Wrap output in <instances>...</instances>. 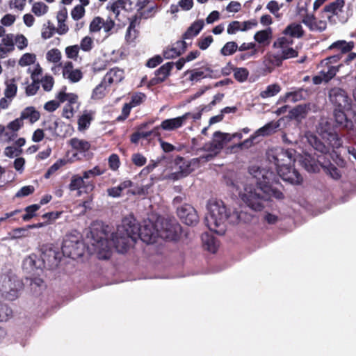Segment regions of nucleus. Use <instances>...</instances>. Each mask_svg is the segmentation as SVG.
<instances>
[{"label":"nucleus","instance_id":"1","mask_svg":"<svg viewBox=\"0 0 356 356\" xmlns=\"http://www.w3.org/2000/svg\"><path fill=\"white\" fill-rule=\"evenodd\" d=\"M249 172L255 179L256 186H246L241 197L250 209L262 210L264 203L272 197L277 200L284 199L283 193L276 186L279 184V179L273 171L253 165L249 168Z\"/></svg>","mask_w":356,"mask_h":356},{"label":"nucleus","instance_id":"2","mask_svg":"<svg viewBox=\"0 0 356 356\" xmlns=\"http://www.w3.org/2000/svg\"><path fill=\"white\" fill-rule=\"evenodd\" d=\"M122 227L123 220L122 225L118 227L117 232L112 234L111 241L106 238L105 234L102 231L98 232L94 229L90 230V243L92 250L96 253L99 259L107 260L111 257L112 254L111 245L119 253H124L128 250L131 237L128 234V232L124 230Z\"/></svg>","mask_w":356,"mask_h":356},{"label":"nucleus","instance_id":"3","mask_svg":"<svg viewBox=\"0 0 356 356\" xmlns=\"http://www.w3.org/2000/svg\"><path fill=\"white\" fill-rule=\"evenodd\" d=\"M208 215L205 217V222L208 228L218 234H223L225 229L216 230V228L223 225L226 222L229 224H237L242 220L245 213L236 210L227 209L225 203L220 200L211 199L208 201Z\"/></svg>","mask_w":356,"mask_h":356},{"label":"nucleus","instance_id":"4","mask_svg":"<svg viewBox=\"0 0 356 356\" xmlns=\"http://www.w3.org/2000/svg\"><path fill=\"white\" fill-rule=\"evenodd\" d=\"M307 138L309 144L315 151L320 153V155L315 156L311 154L305 153L300 156L299 161L308 172H318L321 168L327 166L329 163L330 148L313 134H307Z\"/></svg>","mask_w":356,"mask_h":356},{"label":"nucleus","instance_id":"5","mask_svg":"<svg viewBox=\"0 0 356 356\" xmlns=\"http://www.w3.org/2000/svg\"><path fill=\"white\" fill-rule=\"evenodd\" d=\"M122 228L128 232L131 241L134 243L140 238L147 244L153 243L158 236V229H156L153 222L149 220H145L144 225L140 226L133 216L123 218Z\"/></svg>","mask_w":356,"mask_h":356},{"label":"nucleus","instance_id":"6","mask_svg":"<svg viewBox=\"0 0 356 356\" xmlns=\"http://www.w3.org/2000/svg\"><path fill=\"white\" fill-rule=\"evenodd\" d=\"M23 284L17 277L12 273L0 275V295L9 301L19 297Z\"/></svg>","mask_w":356,"mask_h":356},{"label":"nucleus","instance_id":"7","mask_svg":"<svg viewBox=\"0 0 356 356\" xmlns=\"http://www.w3.org/2000/svg\"><path fill=\"white\" fill-rule=\"evenodd\" d=\"M84 243L75 236H67L63 242L62 254L66 257L76 259L84 254Z\"/></svg>","mask_w":356,"mask_h":356},{"label":"nucleus","instance_id":"8","mask_svg":"<svg viewBox=\"0 0 356 356\" xmlns=\"http://www.w3.org/2000/svg\"><path fill=\"white\" fill-rule=\"evenodd\" d=\"M267 156L269 161L275 164L278 171V168L281 166L290 165L291 162L296 161V151L293 149H284L277 147L268 152Z\"/></svg>","mask_w":356,"mask_h":356},{"label":"nucleus","instance_id":"9","mask_svg":"<svg viewBox=\"0 0 356 356\" xmlns=\"http://www.w3.org/2000/svg\"><path fill=\"white\" fill-rule=\"evenodd\" d=\"M318 131L321 138L325 140L330 149H338L342 146L343 140L339 134L331 129L328 121H322L319 124Z\"/></svg>","mask_w":356,"mask_h":356},{"label":"nucleus","instance_id":"10","mask_svg":"<svg viewBox=\"0 0 356 356\" xmlns=\"http://www.w3.org/2000/svg\"><path fill=\"white\" fill-rule=\"evenodd\" d=\"M231 140L230 134L217 131L213 133L211 141L205 143L202 149L205 152H216L219 154L224 146Z\"/></svg>","mask_w":356,"mask_h":356},{"label":"nucleus","instance_id":"11","mask_svg":"<svg viewBox=\"0 0 356 356\" xmlns=\"http://www.w3.org/2000/svg\"><path fill=\"white\" fill-rule=\"evenodd\" d=\"M177 213L181 222L187 225H195L199 221L197 213L191 204H184L178 207Z\"/></svg>","mask_w":356,"mask_h":356},{"label":"nucleus","instance_id":"12","mask_svg":"<svg viewBox=\"0 0 356 356\" xmlns=\"http://www.w3.org/2000/svg\"><path fill=\"white\" fill-rule=\"evenodd\" d=\"M277 175L283 181L292 185H299L302 182V177L297 170L290 165H285L278 168Z\"/></svg>","mask_w":356,"mask_h":356},{"label":"nucleus","instance_id":"13","mask_svg":"<svg viewBox=\"0 0 356 356\" xmlns=\"http://www.w3.org/2000/svg\"><path fill=\"white\" fill-rule=\"evenodd\" d=\"M330 101L338 108L349 109L350 99L346 92L340 88H333L329 91Z\"/></svg>","mask_w":356,"mask_h":356},{"label":"nucleus","instance_id":"14","mask_svg":"<svg viewBox=\"0 0 356 356\" xmlns=\"http://www.w3.org/2000/svg\"><path fill=\"white\" fill-rule=\"evenodd\" d=\"M43 267L44 262L35 254L26 257L23 260L22 268L28 274H39L38 271H42Z\"/></svg>","mask_w":356,"mask_h":356},{"label":"nucleus","instance_id":"15","mask_svg":"<svg viewBox=\"0 0 356 356\" xmlns=\"http://www.w3.org/2000/svg\"><path fill=\"white\" fill-rule=\"evenodd\" d=\"M174 67V62H168L154 72V76L149 80V85L156 86L161 83L170 76Z\"/></svg>","mask_w":356,"mask_h":356},{"label":"nucleus","instance_id":"16","mask_svg":"<svg viewBox=\"0 0 356 356\" xmlns=\"http://www.w3.org/2000/svg\"><path fill=\"white\" fill-rule=\"evenodd\" d=\"M68 187L71 191L83 188L85 193H89L94 189L95 185L92 181H85L83 177L74 175L72 177L71 181Z\"/></svg>","mask_w":356,"mask_h":356},{"label":"nucleus","instance_id":"17","mask_svg":"<svg viewBox=\"0 0 356 356\" xmlns=\"http://www.w3.org/2000/svg\"><path fill=\"white\" fill-rule=\"evenodd\" d=\"M190 112L175 118L166 119L161 124V128L166 131H172L182 127L186 121L189 119Z\"/></svg>","mask_w":356,"mask_h":356},{"label":"nucleus","instance_id":"18","mask_svg":"<svg viewBox=\"0 0 356 356\" xmlns=\"http://www.w3.org/2000/svg\"><path fill=\"white\" fill-rule=\"evenodd\" d=\"M345 108H337L334 111V118L336 125L341 129L350 130L353 128L354 124L353 121L347 118L344 112Z\"/></svg>","mask_w":356,"mask_h":356},{"label":"nucleus","instance_id":"19","mask_svg":"<svg viewBox=\"0 0 356 356\" xmlns=\"http://www.w3.org/2000/svg\"><path fill=\"white\" fill-rule=\"evenodd\" d=\"M311 106L310 103L297 105L289 111V116L291 119L301 122L307 118L311 111Z\"/></svg>","mask_w":356,"mask_h":356},{"label":"nucleus","instance_id":"20","mask_svg":"<svg viewBox=\"0 0 356 356\" xmlns=\"http://www.w3.org/2000/svg\"><path fill=\"white\" fill-rule=\"evenodd\" d=\"M40 259L44 262V266L47 265L49 268L57 267L60 262L61 254L55 250L49 249L43 255Z\"/></svg>","mask_w":356,"mask_h":356},{"label":"nucleus","instance_id":"21","mask_svg":"<svg viewBox=\"0 0 356 356\" xmlns=\"http://www.w3.org/2000/svg\"><path fill=\"white\" fill-rule=\"evenodd\" d=\"M70 145L72 149L77 152V153L74 154V156H76L78 153L81 154L83 156H86L91 146L88 141L79 139L77 138H71L70 140Z\"/></svg>","mask_w":356,"mask_h":356},{"label":"nucleus","instance_id":"22","mask_svg":"<svg viewBox=\"0 0 356 356\" xmlns=\"http://www.w3.org/2000/svg\"><path fill=\"white\" fill-rule=\"evenodd\" d=\"M124 79V71L118 67H114L110 70L104 77V81L108 83V85L111 83H118L122 81Z\"/></svg>","mask_w":356,"mask_h":356},{"label":"nucleus","instance_id":"23","mask_svg":"<svg viewBox=\"0 0 356 356\" xmlns=\"http://www.w3.org/2000/svg\"><path fill=\"white\" fill-rule=\"evenodd\" d=\"M204 26V21L202 19H199L194 22L187 29L186 32L183 34L182 38L184 40L192 39L199 34V33L202 31Z\"/></svg>","mask_w":356,"mask_h":356},{"label":"nucleus","instance_id":"24","mask_svg":"<svg viewBox=\"0 0 356 356\" xmlns=\"http://www.w3.org/2000/svg\"><path fill=\"white\" fill-rule=\"evenodd\" d=\"M280 123L279 121H271L266 124L262 127L258 129L255 134L259 136H268L276 132L277 129L280 127Z\"/></svg>","mask_w":356,"mask_h":356},{"label":"nucleus","instance_id":"25","mask_svg":"<svg viewBox=\"0 0 356 356\" xmlns=\"http://www.w3.org/2000/svg\"><path fill=\"white\" fill-rule=\"evenodd\" d=\"M133 184L131 180H125L121 182L118 186L108 188L106 190L107 195L113 198L120 197L122 195V191L131 187Z\"/></svg>","mask_w":356,"mask_h":356},{"label":"nucleus","instance_id":"26","mask_svg":"<svg viewBox=\"0 0 356 356\" xmlns=\"http://www.w3.org/2000/svg\"><path fill=\"white\" fill-rule=\"evenodd\" d=\"M282 33L291 38H300L304 35V30L300 24L291 23L283 31Z\"/></svg>","mask_w":356,"mask_h":356},{"label":"nucleus","instance_id":"27","mask_svg":"<svg viewBox=\"0 0 356 356\" xmlns=\"http://www.w3.org/2000/svg\"><path fill=\"white\" fill-rule=\"evenodd\" d=\"M306 90L302 88H296L293 91L286 92L282 99L284 102L290 101L293 103L305 99Z\"/></svg>","mask_w":356,"mask_h":356},{"label":"nucleus","instance_id":"28","mask_svg":"<svg viewBox=\"0 0 356 356\" xmlns=\"http://www.w3.org/2000/svg\"><path fill=\"white\" fill-rule=\"evenodd\" d=\"M40 117L39 111H38L34 107L29 106L24 109L22 113L20 118L23 120H29L31 124L37 122Z\"/></svg>","mask_w":356,"mask_h":356},{"label":"nucleus","instance_id":"29","mask_svg":"<svg viewBox=\"0 0 356 356\" xmlns=\"http://www.w3.org/2000/svg\"><path fill=\"white\" fill-rule=\"evenodd\" d=\"M202 240L204 245L209 252L215 253L217 251L218 243L215 237L208 233H204L202 235Z\"/></svg>","mask_w":356,"mask_h":356},{"label":"nucleus","instance_id":"30","mask_svg":"<svg viewBox=\"0 0 356 356\" xmlns=\"http://www.w3.org/2000/svg\"><path fill=\"white\" fill-rule=\"evenodd\" d=\"M354 48V42H346L345 40H338L333 42L329 47V49H337L340 50V54H346Z\"/></svg>","mask_w":356,"mask_h":356},{"label":"nucleus","instance_id":"31","mask_svg":"<svg viewBox=\"0 0 356 356\" xmlns=\"http://www.w3.org/2000/svg\"><path fill=\"white\" fill-rule=\"evenodd\" d=\"M190 74L188 80L191 81L198 82L202 79L212 76L211 75H205V70L203 67L193 70H188L185 72V75Z\"/></svg>","mask_w":356,"mask_h":356},{"label":"nucleus","instance_id":"32","mask_svg":"<svg viewBox=\"0 0 356 356\" xmlns=\"http://www.w3.org/2000/svg\"><path fill=\"white\" fill-rule=\"evenodd\" d=\"M344 0H336L335 1L326 5L323 8V11L324 13H329L334 15L338 13V11L341 10L342 8L344 6Z\"/></svg>","mask_w":356,"mask_h":356},{"label":"nucleus","instance_id":"33","mask_svg":"<svg viewBox=\"0 0 356 356\" xmlns=\"http://www.w3.org/2000/svg\"><path fill=\"white\" fill-rule=\"evenodd\" d=\"M13 312L12 308L0 301V322H6L13 317Z\"/></svg>","mask_w":356,"mask_h":356},{"label":"nucleus","instance_id":"34","mask_svg":"<svg viewBox=\"0 0 356 356\" xmlns=\"http://www.w3.org/2000/svg\"><path fill=\"white\" fill-rule=\"evenodd\" d=\"M272 33V29L270 27H268L264 30L257 31L254 35V39L260 44L264 43L266 41H268L271 38Z\"/></svg>","mask_w":356,"mask_h":356},{"label":"nucleus","instance_id":"35","mask_svg":"<svg viewBox=\"0 0 356 356\" xmlns=\"http://www.w3.org/2000/svg\"><path fill=\"white\" fill-rule=\"evenodd\" d=\"M341 65H338L337 66L329 65L326 66L327 70L325 71V70H321L320 74L323 75L324 77V82H329L337 73L339 72L340 67Z\"/></svg>","mask_w":356,"mask_h":356},{"label":"nucleus","instance_id":"36","mask_svg":"<svg viewBox=\"0 0 356 356\" xmlns=\"http://www.w3.org/2000/svg\"><path fill=\"white\" fill-rule=\"evenodd\" d=\"M281 87L277 83L268 85L264 91L261 92L260 96L264 99L271 97L279 93Z\"/></svg>","mask_w":356,"mask_h":356},{"label":"nucleus","instance_id":"37","mask_svg":"<svg viewBox=\"0 0 356 356\" xmlns=\"http://www.w3.org/2000/svg\"><path fill=\"white\" fill-rule=\"evenodd\" d=\"M92 120V115L87 111L78 119V129L79 131L86 130L88 129Z\"/></svg>","mask_w":356,"mask_h":356},{"label":"nucleus","instance_id":"38","mask_svg":"<svg viewBox=\"0 0 356 356\" xmlns=\"http://www.w3.org/2000/svg\"><path fill=\"white\" fill-rule=\"evenodd\" d=\"M238 49V44L236 42H227L220 49V54L224 56L233 55Z\"/></svg>","mask_w":356,"mask_h":356},{"label":"nucleus","instance_id":"39","mask_svg":"<svg viewBox=\"0 0 356 356\" xmlns=\"http://www.w3.org/2000/svg\"><path fill=\"white\" fill-rule=\"evenodd\" d=\"M249 76V71L245 67H235L234 70V79L240 82H245Z\"/></svg>","mask_w":356,"mask_h":356},{"label":"nucleus","instance_id":"40","mask_svg":"<svg viewBox=\"0 0 356 356\" xmlns=\"http://www.w3.org/2000/svg\"><path fill=\"white\" fill-rule=\"evenodd\" d=\"M15 79H12L9 81L6 82V87L4 91V95L6 98L11 99L16 95L17 86L15 83Z\"/></svg>","mask_w":356,"mask_h":356},{"label":"nucleus","instance_id":"41","mask_svg":"<svg viewBox=\"0 0 356 356\" xmlns=\"http://www.w3.org/2000/svg\"><path fill=\"white\" fill-rule=\"evenodd\" d=\"M325 172L328 174L333 179L339 180L341 177L339 170L333 165L329 160V163L325 167H323Z\"/></svg>","mask_w":356,"mask_h":356},{"label":"nucleus","instance_id":"42","mask_svg":"<svg viewBox=\"0 0 356 356\" xmlns=\"http://www.w3.org/2000/svg\"><path fill=\"white\" fill-rule=\"evenodd\" d=\"M40 208V204H32L25 208L26 213L22 216V219L24 221H29L35 216V212Z\"/></svg>","mask_w":356,"mask_h":356},{"label":"nucleus","instance_id":"43","mask_svg":"<svg viewBox=\"0 0 356 356\" xmlns=\"http://www.w3.org/2000/svg\"><path fill=\"white\" fill-rule=\"evenodd\" d=\"M293 42V41L292 39L287 38L286 37H280L274 42L273 47L274 48L284 49L290 47L289 46L291 45Z\"/></svg>","mask_w":356,"mask_h":356},{"label":"nucleus","instance_id":"44","mask_svg":"<svg viewBox=\"0 0 356 356\" xmlns=\"http://www.w3.org/2000/svg\"><path fill=\"white\" fill-rule=\"evenodd\" d=\"M166 229L168 234L165 236V237L170 240H175L178 236V232L180 231L181 227L177 223L170 224L169 225V227L166 228Z\"/></svg>","mask_w":356,"mask_h":356},{"label":"nucleus","instance_id":"45","mask_svg":"<svg viewBox=\"0 0 356 356\" xmlns=\"http://www.w3.org/2000/svg\"><path fill=\"white\" fill-rule=\"evenodd\" d=\"M48 11V6L43 2H36L33 5L32 12L36 16H42Z\"/></svg>","mask_w":356,"mask_h":356},{"label":"nucleus","instance_id":"46","mask_svg":"<svg viewBox=\"0 0 356 356\" xmlns=\"http://www.w3.org/2000/svg\"><path fill=\"white\" fill-rule=\"evenodd\" d=\"M46 58L48 61L57 63L61 59V53L58 49H52L47 51Z\"/></svg>","mask_w":356,"mask_h":356},{"label":"nucleus","instance_id":"47","mask_svg":"<svg viewBox=\"0 0 356 356\" xmlns=\"http://www.w3.org/2000/svg\"><path fill=\"white\" fill-rule=\"evenodd\" d=\"M104 172V170H102L99 166L96 165L92 169L84 171L82 177L84 179H88L90 177L102 175Z\"/></svg>","mask_w":356,"mask_h":356},{"label":"nucleus","instance_id":"48","mask_svg":"<svg viewBox=\"0 0 356 356\" xmlns=\"http://www.w3.org/2000/svg\"><path fill=\"white\" fill-rule=\"evenodd\" d=\"M36 59L35 55L33 54L26 53L19 60V65L21 66L30 65L35 63Z\"/></svg>","mask_w":356,"mask_h":356},{"label":"nucleus","instance_id":"49","mask_svg":"<svg viewBox=\"0 0 356 356\" xmlns=\"http://www.w3.org/2000/svg\"><path fill=\"white\" fill-rule=\"evenodd\" d=\"M35 191V188L33 186H25L21 188L15 194V197H26Z\"/></svg>","mask_w":356,"mask_h":356},{"label":"nucleus","instance_id":"50","mask_svg":"<svg viewBox=\"0 0 356 356\" xmlns=\"http://www.w3.org/2000/svg\"><path fill=\"white\" fill-rule=\"evenodd\" d=\"M213 38L212 35H208L207 37H201L197 42V46L201 50H206L213 42Z\"/></svg>","mask_w":356,"mask_h":356},{"label":"nucleus","instance_id":"51","mask_svg":"<svg viewBox=\"0 0 356 356\" xmlns=\"http://www.w3.org/2000/svg\"><path fill=\"white\" fill-rule=\"evenodd\" d=\"M282 59L287 60L289 58H296L298 56V52L292 47H288L281 51Z\"/></svg>","mask_w":356,"mask_h":356},{"label":"nucleus","instance_id":"52","mask_svg":"<svg viewBox=\"0 0 356 356\" xmlns=\"http://www.w3.org/2000/svg\"><path fill=\"white\" fill-rule=\"evenodd\" d=\"M84 13V7L77 5L72 10L71 16L74 20L77 21L83 17Z\"/></svg>","mask_w":356,"mask_h":356},{"label":"nucleus","instance_id":"53","mask_svg":"<svg viewBox=\"0 0 356 356\" xmlns=\"http://www.w3.org/2000/svg\"><path fill=\"white\" fill-rule=\"evenodd\" d=\"M40 88V80H33L31 84L26 88V95L27 96H33L36 94Z\"/></svg>","mask_w":356,"mask_h":356},{"label":"nucleus","instance_id":"54","mask_svg":"<svg viewBox=\"0 0 356 356\" xmlns=\"http://www.w3.org/2000/svg\"><path fill=\"white\" fill-rule=\"evenodd\" d=\"M83 77V74L80 70L76 69L70 71L68 74H67L66 77L68 79L70 82L76 83L79 81Z\"/></svg>","mask_w":356,"mask_h":356},{"label":"nucleus","instance_id":"55","mask_svg":"<svg viewBox=\"0 0 356 356\" xmlns=\"http://www.w3.org/2000/svg\"><path fill=\"white\" fill-rule=\"evenodd\" d=\"M342 54L338 53L333 56H329L321 62L322 66H328L331 65V64L337 63L341 58Z\"/></svg>","mask_w":356,"mask_h":356},{"label":"nucleus","instance_id":"56","mask_svg":"<svg viewBox=\"0 0 356 356\" xmlns=\"http://www.w3.org/2000/svg\"><path fill=\"white\" fill-rule=\"evenodd\" d=\"M40 82H41L44 90L47 92L51 90L54 83V79L51 76H45Z\"/></svg>","mask_w":356,"mask_h":356},{"label":"nucleus","instance_id":"57","mask_svg":"<svg viewBox=\"0 0 356 356\" xmlns=\"http://www.w3.org/2000/svg\"><path fill=\"white\" fill-rule=\"evenodd\" d=\"M79 47L78 45H72L66 47L65 54L67 58L76 59L78 57Z\"/></svg>","mask_w":356,"mask_h":356},{"label":"nucleus","instance_id":"58","mask_svg":"<svg viewBox=\"0 0 356 356\" xmlns=\"http://www.w3.org/2000/svg\"><path fill=\"white\" fill-rule=\"evenodd\" d=\"M241 23L238 21H232L228 24L227 32L228 34L233 35L237 31H241Z\"/></svg>","mask_w":356,"mask_h":356},{"label":"nucleus","instance_id":"59","mask_svg":"<svg viewBox=\"0 0 356 356\" xmlns=\"http://www.w3.org/2000/svg\"><path fill=\"white\" fill-rule=\"evenodd\" d=\"M80 48L84 51H89L92 48V40L89 36L84 37L80 43Z\"/></svg>","mask_w":356,"mask_h":356},{"label":"nucleus","instance_id":"60","mask_svg":"<svg viewBox=\"0 0 356 356\" xmlns=\"http://www.w3.org/2000/svg\"><path fill=\"white\" fill-rule=\"evenodd\" d=\"M145 98V94L142 92L136 93L132 95L130 104L133 107L140 105Z\"/></svg>","mask_w":356,"mask_h":356},{"label":"nucleus","instance_id":"61","mask_svg":"<svg viewBox=\"0 0 356 356\" xmlns=\"http://www.w3.org/2000/svg\"><path fill=\"white\" fill-rule=\"evenodd\" d=\"M22 152V149H16L14 147L8 146L5 148L4 154L9 158H13L14 156H19Z\"/></svg>","mask_w":356,"mask_h":356},{"label":"nucleus","instance_id":"62","mask_svg":"<svg viewBox=\"0 0 356 356\" xmlns=\"http://www.w3.org/2000/svg\"><path fill=\"white\" fill-rule=\"evenodd\" d=\"M315 17L314 15H307L303 19H302V23L306 25L310 31H314L315 29Z\"/></svg>","mask_w":356,"mask_h":356},{"label":"nucleus","instance_id":"63","mask_svg":"<svg viewBox=\"0 0 356 356\" xmlns=\"http://www.w3.org/2000/svg\"><path fill=\"white\" fill-rule=\"evenodd\" d=\"M108 165L111 170H118L120 166L119 156L115 154H111L108 158Z\"/></svg>","mask_w":356,"mask_h":356},{"label":"nucleus","instance_id":"64","mask_svg":"<svg viewBox=\"0 0 356 356\" xmlns=\"http://www.w3.org/2000/svg\"><path fill=\"white\" fill-rule=\"evenodd\" d=\"M102 24V19L100 17H96L90 24V32H97L100 31Z\"/></svg>","mask_w":356,"mask_h":356}]
</instances>
